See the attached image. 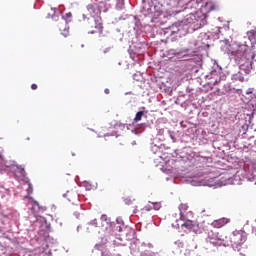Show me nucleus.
<instances>
[{
	"mask_svg": "<svg viewBox=\"0 0 256 256\" xmlns=\"http://www.w3.org/2000/svg\"><path fill=\"white\" fill-rule=\"evenodd\" d=\"M247 241V234L243 230H235L230 236L232 245H243Z\"/></svg>",
	"mask_w": 256,
	"mask_h": 256,
	"instance_id": "1",
	"label": "nucleus"
},
{
	"mask_svg": "<svg viewBox=\"0 0 256 256\" xmlns=\"http://www.w3.org/2000/svg\"><path fill=\"white\" fill-rule=\"evenodd\" d=\"M182 229H184V231H197V229H199V224H197V222L193 221V220H186L182 225H181Z\"/></svg>",
	"mask_w": 256,
	"mask_h": 256,
	"instance_id": "2",
	"label": "nucleus"
},
{
	"mask_svg": "<svg viewBox=\"0 0 256 256\" xmlns=\"http://www.w3.org/2000/svg\"><path fill=\"white\" fill-rule=\"evenodd\" d=\"M30 205H32L31 211L35 217L39 216L40 213H43L47 209L46 207L39 205V202L37 201H31Z\"/></svg>",
	"mask_w": 256,
	"mask_h": 256,
	"instance_id": "3",
	"label": "nucleus"
},
{
	"mask_svg": "<svg viewBox=\"0 0 256 256\" xmlns=\"http://www.w3.org/2000/svg\"><path fill=\"white\" fill-rule=\"evenodd\" d=\"M59 31L64 37L69 36V27H67V20L61 18L58 24Z\"/></svg>",
	"mask_w": 256,
	"mask_h": 256,
	"instance_id": "4",
	"label": "nucleus"
},
{
	"mask_svg": "<svg viewBox=\"0 0 256 256\" xmlns=\"http://www.w3.org/2000/svg\"><path fill=\"white\" fill-rule=\"evenodd\" d=\"M87 11L91 17H97V15L101 13V10H99V5H97L96 3L89 4L87 6Z\"/></svg>",
	"mask_w": 256,
	"mask_h": 256,
	"instance_id": "5",
	"label": "nucleus"
},
{
	"mask_svg": "<svg viewBox=\"0 0 256 256\" xmlns=\"http://www.w3.org/2000/svg\"><path fill=\"white\" fill-rule=\"evenodd\" d=\"M231 220L228 218H220L218 220H214L211 225L212 227H214L215 229H221V227H225V225H227V223H229Z\"/></svg>",
	"mask_w": 256,
	"mask_h": 256,
	"instance_id": "6",
	"label": "nucleus"
},
{
	"mask_svg": "<svg viewBox=\"0 0 256 256\" xmlns=\"http://www.w3.org/2000/svg\"><path fill=\"white\" fill-rule=\"evenodd\" d=\"M64 197L70 202V203H75L79 201V194L75 191H68L65 193Z\"/></svg>",
	"mask_w": 256,
	"mask_h": 256,
	"instance_id": "7",
	"label": "nucleus"
},
{
	"mask_svg": "<svg viewBox=\"0 0 256 256\" xmlns=\"http://www.w3.org/2000/svg\"><path fill=\"white\" fill-rule=\"evenodd\" d=\"M188 209H189V206L187 204H180L179 211H180V219L182 221H185L186 219L185 213H187Z\"/></svg>",
	"mask_w": 256,
	"mask_h": 256,
	"instance_id": "8",
	"label": "nucleus"
},
{
	"mask_svg": "<svg viewBox=\"0 0 256 256\" xmlns=\"http://www.w3.org/2000/svg\"><path fill=\"white\" fill-rule=\"evenodd\" d=\"M95 29L91 33H103V23L101 22V18H97L95 20Z\"/></svg>",
	"mask_w": 256,
	"mask_h": 256,
	"instance_id": "9",
	"label": "nucleus"
},
{
	"mask_svg": "<svg viewBox=\"0 0 256 256\" xmlns=\"http://www.w3.org/2000/svg\"><path fill=\"white\" fill-rule=\"evenodd\" d=\"M247 51H249V46L242 44L239 46V49L236 51V53L240 57H243V55H245V53H247Z\"/></svg>",
	"mask_w": 256,
	"mask_h": 256,
	"instance_id": "10",
	"label": "nucleus"
},
{
	"mask_svg": "<svg viewBox=\"0 0 256 256\" xmlns=\"http://www.w3.org/2000/svg\"><path fill=\"white\" fill-rule=\"evenodd\" d=\"M143 115H145V112H143V111L137 112L136 116L134 118V123H139V121H141V119H143Z\"/></svg>",
	"mask_w": 256,
	"mask_h": 256,
	"instance_id": "11",
	"label": "nucleus"
},
{
	"mask_svg": "<svg viewBox=\"0 0 256 256\" xmlns=\"http://www.w3.org/2000/svg\"><path fill=\"white\" fill-rule=\"evenodd\" d=\"M235 81H240V83H244L245 77H243V75H238L235 77Z\"/></svg>",
	"mask_w": 256,
	"mask_h": 256,
	"instance_id": "12",
	"label": "nucleus"
},
{
	"mask_svg": "<svg viewBox=\"0 0 256 256\" xmlns=\"http://www.w3.org/2000/svg\"><path fill=\"white\" fill-rule=\"evenodd\" d=\"M154 209L155 211H159L161 209V203H154Z\"/></svg>",
	"mask_w": 256,
	"mask_h": 256,
	"instance_id": "13",
	"label": "nucleus"
},
{
	"mask_svg": "<svg viewBox=\"0 0 256 256\" xmlns=\"http://www.w3.org/2000/svg\"><path fill=\"white\" fill-rule=\"evenodd\" d=\"M133 201H135V199H133V200H131V199H129V198H126V199H125L126 205H131V203H133Z\"/></svg>",
	"mask_w": 256,
	"mask_h": 256,
	"instance_id": "14",
	"label": "nucleus"
},
{
	"mask_svg": "<svg viewBox=\"0 0 256 256\" xmlns=\"http://www.w3.org/2000/svg\"><path fill=\"white\" fill-rule=\"evenodd\" d=\"M28 193H33V185L31 183L28 184Z\"/></svg>",
	"mask_w": 256,
	"mask_h": 256,
	"instance_id": "15",
	"label": "nucleus"
},
{
	"mask_svg": "<svg viewBox=\"0 0 256 256\" xmlns=\"http://www.w3.org/2000/svg\"><path fill=\"white\" fill-rule=\"evenodd\" d=\"M31 89H33V91L37 90V84H32Z\"/></svg>",
	"mask_w": 256,
	"mask_h": 256,
	"instance_id": "16",
	"label": "nucleus"
},
{
	"mask_svg": "<svg viewBox=\"0 0 256 256\" xmlns=\"http://www.w3.org/2000/svg\"><path fill=\"white\" fill-rule=\"evenodd\" d=\"M20 173H21V175H23V177H25V169L21 168Z\"/></svg>",
	"mask_w": 256,
	"mask_h": 256,
	"instance_id": "17",
	"label": "nucleus"
},
{
	"mask_svg": "<svg viewBox=\"0 0 256 256\" xmlns=\"http://www.w3.org/2000/svg\"><path fill=\"white\" fill-rule=\"evenodd\" d=\"M38 256H49L46 252H41Z\"/></svg>",
	"mask_w": 256,
	"mask_h": 256,
	"instance_id": "18",
	"label": "nucleus"
},
{
	"mask_svg": "<svg viewBox=\"0 0 256 256\" xmlns=\"http://www.w3.org/2000/svg\"><path fill=\"white\" fill-rule=\"evenodd\" d=\"M206 7H211V9H215V7L213 6V4H209V3L206 4Z\"/></svg>",
	"mask_w": 256,
	"mask_h": 256,
	"instance_id": "19",
	"label": "nucleus"
},
{
	"mask_svg": "<svg viewBox=\"0 0 256 256\" xmlns=\"http://www.w3.org/2000/svg\"><path fill=\"white\" fill-rule=\"evenodd\" d=\"M104 93H105L106 95H109V93H110L109 89L106 88V89L104 90Z\"/></svg>",
	"mask_w": 256,
	"mask_h": 256,
	"instance_id": "20",
	"label": "nucleus"
},
{
	"mask_svg": "<svg viewBox=\"0 0 256 256\" xmlns=\"http://www.w3.org/2000/svg\"><path fill=\"white\" fill-rule=\"evenodd\" d=\"M144 209H145L146 211H151V209H149V208H147V207H145Z\"/></svg>",
	"mask_w": 256,
	"mask_h": 256,
	"instance_id": "21",
	"label": "nucleus"
},
{
	"mask_svg": "<svg viewBox=\"0 0 256 256\" xmlns=\"http://www.w3.org/2000/svg\"><path fill=\"white\" fill-rule=\"evenodd\" d=\"M81 47H85V45L82 44Z\"/></svg>",
	"mask_w": 256,
	"mask_h": 256,
	"instance_id": "22",
	"label": "nucleus"
}]
</instances>
